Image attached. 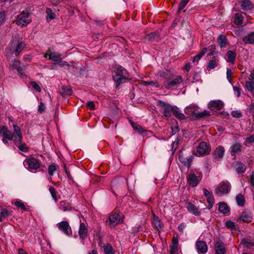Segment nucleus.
Segmentation results:
<instances>
[{"mask_svg": "<svg viewBox=\"0 0 254 254\" xmlns=\"http://www.w3.org/2000/svg\"><path fill=\"white\" fill-rule=\"evenodd\" d=\"M113 79L118 87L121 84L125 83L130 79L128 71L123 66H118L116 68Z\"/></svg>", "mask_w": 254, "mask_h": 254, "instance_id": "f257e3e1", "label": "nucleus"}, {"mask_svg": "<svg viewBox=\"0 0 254 254\" xmlns=\"http://www.w3.org/2000/svg\"><path fill=\"white\" fill-rule=\"evenodd\" d=\"M25 47V42L13 40L10 42L8 47L5 49V55L8 56L14 54L17 57Z\"/></svg>", "mask_w": 254, "mask_h": 254, "instance_id": "f03ea898", "label": "nucleus"}, {"mask_svg": "<svg viewBox=\"0 0 254 254\" xmlns=\"http://www.w3.org/2000/svg\"><path fill=\"white\" fill-rule=\"evenodd\" d=\"M185 113L187 115L192 116L198 119L210 115L209 111L204 110L201 112L198 111V108L195 105H190L185 109Z\"/></svg>", "mask_w": 254, "mask_h": 254, "instance_id": "7ed1b4c3", "label": "nucleus"}, {"mask_svg": "<svg viewBox=\"0 0 254 254\" xmlns=\"http://www.w3.org/2000/svg\"><path fill=\"white\" fill-rule=\"evenodd\" d=\"M14 131L16 136H15L13 141L15 143L18 142L19 145L17 146L18 149L23 152L28 151L29 147L25 143H22V136L20 128L16 125L13 126Z\"/></svg>", "mask_w": 254, "mask_h": 254, "instance_id": "20e7f679", "label": "nucleus"}, {"mask_svg": "<svg viewBox=\"0 0 254 254\" xmlns=\"http://www.w3.org/2000/svg\"><path fill=\"white\" fill-rule=\"evenodd\" d=\"M30 13L28 11H23L17 16L15 23L21 27L25 26L31 22L29 18Z\"/></svg>", "mask_w": 254, "mask_h": 254, "instance_id": "39448f33", "label": "nucleus"}, {"mask_svg": "<svg viewBox=\"0 0 254 254\" xmlns=\"http://www.w3.org/2000/svg\"><path fill=\"white\" fill-rule=\"evenodd\" d=\"M23 163L26 168L34 170L39 169L41 165L40 161L33 157L25 159Z\"/></svg>", "mask_w": 254, "mask_h": 254, "instance_id": "423d86ee", "label": "nucleus"}, {"mask_svg": "<svg viewBox=\"0 0 254 254\" xmlns=\"http://www.w3.org/2000/svg\"><path fill=\"white\" fill-rule=\"evenodd\" d=\"M122 221L121 216L118 213L110 214L106 220V224L110 227H114Z\"/></svg>", "mask_w": 254, "mask_h": 254, "instance_id": "0eeeda50", "label": "nucleus"}, {"mask_svg": "<svg viewBox=\"0 0 254 254\" xmlns=\"http://www.w3.org/2000/svg\"><path fill=\"white\" fill-rule=\"evenodd\" d=\"M231 185L228 182L220 183L216 189L215 192L219 196H222L229 192L231 190Z\"/></svg>", "mask_w": 254, "mask_h": 254, "instance_id": "6e6552de", "label": "nucleus"}, {"mask_svg": "<svg viewBox=\"0 0 254 254\" xmlns=\"http://www.w3.org/2000/svg\"><path fill=\"white\" fill-rule=\"evenodd\" d=\"M210 151V146L209 143L202 141L199 143L196 148V155H205Z\"/></svg>", "mask_w": 254, "mask_h": 254, "instance_id": "1a4fd4ad", "label": "nucleus"}, {"mask_svg": "<svg viewBox=\"0 0 254 254\" xmlns=\"http://www.w3.org/2000/svg\"><path fill=\"white\" fill-rule=\"evenodd\" d=\"M183 81L182 76H178L171 81L164 82V87L167 89H173L174 87H177Z\"/></svg>", "mask_w": 254, "mask_h": 254, "instance_id": "9d476101", "label": "nucleus"}, {"mask_svg": "<svg viewBox=\"0 0 254 254\" xmlns=\"http://www.w3.org/2000/svg\"><path fill=\"white\" fill-rule=\"evenodd\" d=\"M178 158L180 161L184 165L187 166L188 168H190L191 162L193 159V156L192 155L185 156V155L183 153V152L181 151L179 153Z\"/></svg>", "mask_w": 254, "mask_h": 254, "instance_id": "9b49d317", "label": "nucleus"}, {"mask_svg": "<svg viewBox=\"0 0 254 254\" xmlns=\"http://www.w3.org/2000/svg\"><path fill=\"white\" fill-rule=\"evenodd\" d=\"M225 149L222 146H218L213 152V157L215 161H217L221 159L224 154Z\"/></svg>", "mask_w": 254, "mask_h": 254, "instance_id": "f8f14e48", "label": "nucleus"}, {"mask_svg": "<svg viewBox=\"0 0 254 254\" xmlns=\"http://www.w3.org/2000/svg\"><path fill=\"white\" fill-rule=\"evenodd\" d=\"M160 106L163 108V115L166 118H169L171 117V113H173L174 107L172 106L170 104L165 102H160Z\"/></svg>", "mask_w": 254, "mask_h": 254, "instance_id": "ddd939ff", "label": "nucleus"}, {"mask_svg": "<svg viewBox=\"0 0 254 254\" xmlns=\"http://www.w3.org/2000/svg\"><path fill=\"white\" fill-rule=\"evenodd\" d=\"M208 107L211 110H220L223 107V103L220 100H212L209 102Z\"/></svg>", "mask_w": 254, "mask_h": 254, "instance_id": "4468645a", "label": "nucleus"}, {"mask_svg": "<svg viewBox=\"0 0 254 254\" xmlns=\"http://www.w3.org/2000/svg\"><path fill=\"white\" fill-rule=\"evenodd\" d=\"M0 132L3 138H6L9 140H13L15 136H16V134L14 135V133H12L11 131L8 130L7 128L4 127H2Z\"/></svg>", "mask_w": 254, "mask_h": 254, "instance_id": "2eb2a0df", "label": "nucleus"}, {"mask_svg": "<svg viewBox=\"0 0 254 254\" xmlns=\"http://www.w3.org/2000/svg\"><path fill=\"white\" fill-rule=\"evenodd\" d=\"M58 227L60 230L63 231L67 236H69V234H71V232H69L71 231L70 229H69V231L68 230L69 226L67 221H64L58 223Z\"/></svg>", "mask_w": 254, "mask_h": 254, "instance_id": "dca6fc26", "label": "nucleus"}, {"mask_svg": "<svg viewBox=\"0 0 254 254\" xmlns=\"http://www.w3.org/2000/svg\"><path fill=\"white\" fill-rule=\"evenodd\" d=\"M242 150V145L240 143L235 142L231 146L230 153L232 156H235L239 154Z\"/></svg>", "mask_w": 254, "mask_h": 254, "instance_id": "f3484780", "label": "nucleus"}, {"mask_svg": "<svg viewBox=\"0 0 254 254\" xmlns=\"http://www.w3.org/2000/svg\"><path fill=\"white\" fill-rule=\"evenodd\" d=\"M186 207L190 213H191L195 216H199L200 214L198 209L191 202H186Z\"/></svg>", "mask_w": 254, "mask_h": 254, "instance_id": "a211bd4d", "label": "nucleus"}, {"mask_svg": "<svg viewBox=\"0 0 254 254\" xmlns=\"http://www.w3.org/2000/svg\"><path fill=\"white\" fill-rule=\"evenodd\" d=\"M196 247L197 250V252L199 254H204L207 251V247L206 244L203 241H197L196 243Z\"/></svg>", "mask_w": 254, "mask_h": 254, "instance_id": "6ab92c4d", "label": "nucleus"}, {"mask_svg": "<svg viewBox=\"0 0 254 254\" xmlns=\"http://www.w3.org/2000/svg\"><path fill=\"white\" fill-rule=\"evenodd\" d=\"M215 250L217 254H224L226 249L222 242L218 241L215 244Z\"/></svg>", "mask_w": 254, "mask_h": 254, "instance_id": "aec40b11", "label": "nucleus"}, {"mask_svg": "<svg viewBox=\"0 0 254 254\" xmlns=\"http://www.w3.org/2000/svg\"><path fill=\"white\" fill-rule=\"evenodd\" d=\"M48 52H50V55H49V60L57 63L61 60H62L61 58L62 55L61 54L55 52H52L50 49H48Z\"/></svg>", "mask_w": 254, "mask_h": 254, "instance_id": "412c9836", "label": "nucleus"}, {"mask_svg": "<svg viewBox=\"0 0 254 254\" xmlns=\"http://www.w3.org/2000/svg\"><path fill=\"white\" fill-rule=\"evenodd\" d=\"M241 9L245 11H249L252 9L253 4L250 0H243L241 1Z\"/></svg>", "mask_w": 254, "mask_h": 254, "instance_id": "4be33fe9", "label": "nucleus"}, {"mask_svg": "<svg viewBox=\"0 0 254 254\" xmlns=\"http://www.w3.org/2000/svg\"><path fill=\"white\" fill-rule=\"evenodd\" d=\"M88 236L87 224L80 223V239H83Z\"/></svg>", "mask_w": 254, "mask_h": 254, "instance_id": "5701e85b", "label": "nucleus"}, {"mask_svg": "<svg viewBox=\"0 0 254 254\" xmlns=\"http://www.w3.org/2000/svg\"><path fill=\"white\" fill-rule=\"evenodd\" d=\"M203 191L205 196H206L207 198V201L209 203V206L210 207H212L214 202V197L212 195V193L209 192L206 189H204L203 190Z\"/></svg>", "mask_w": 254, "mask_h": 254, "instance_id": "b1692460", "label": "nucleus"}, {"mask_svg": "<svg viewBox=\"0 0 254 254\" xmlns=\"http://www.w3.org/2000/svg\"><path fill=\"white\" fill-rule=\"evenodd\" d=\"M246 44H254V32H250L243 39Z\"/></svg>", "mask_w": 254, "mask_h": 254, "instance_id": "393cba45", "label": "nucleus"}, {"mask_svg": "<svg viewBox=\"0 0 254 254\" xmlns=\"http://www.w3.org/2000/svg\"><path fill=\"white\" fill-rule=\"evenodd\" d=\"M146 40L150 41H158L159 40V34L158 32H154L146 35L145 37Z\"/></svg>", "mask_w": 254, "mask_h": 254, "instance_id": "a878e982", "label": "nucleus"}, {"mask_svg": "<svg viewBox=\"0 0 254 254\" xmlns=\"http://www.w3.org/2000/svg\"><path fill=\"white\" fill-rule=\"evenodd\" d=\"M189 184L192 186L195 187L198 184V180L197 177L193 174H190L188 178Z\"/></svg>", "mask_w": 254, "mask_h": 254, "instance_id": "bb28decb", "label": "nucleus"}, {"mask_svg": "<svg viewBox=\"0 0 254 254\" xmlns=\"http://www.w3.org/2000/svg\"><path fill=\"white\" fill-rule=\"evenodd\" d=\"M59 208L60 209L64 211H69L71 210V206H70V204L64 200H62L60 202Z\"/></svg>", "mask_w": 254, "mask_h": 254, "instance_id": "cd10ccee", "label": "nucleus"}, {"mask_svg": "<svg viewBox=\"0 0 254 254\" xmlns=\"http://www.w3.org/2000/svg\"><path fill=\"white\" fill-rule=\"evenodd\" d=\"M60 92L63 97H65L71 95L72 90L70 88L64 86L61 88Z\"/></svg>", "mask_w": 254, "mask_h": 254, "instance_id": "c85d7f7f", "label": "nucleus"}, {"mask_svg": "<svg viewBox=\"0 0 254 254\" xmlns=\"http://www.w3.org/2000/svg\"><path fill=\"white\" fill-rule=\"evenodd\" d=\"M227 60L229 63L233 64L235 62L236 54L235 51L229 50L227 52Z\"/></svg>", "mask_w": 254, "mask_h": 254, "instance_id": "c756f323", "label": "nucleus"}, {"mask_svg": "<svg viewBox=\"0 0 254 254\" xmlns=\"http://www.w3.org/2000/svg\"><path fill=\"white\" fill-rule=\"evenodd\" d=\"M173 115L179 120H184L186 119V116L182 113L179 108L176 106L174 107L173 111Z\"/></svg>", "mask_w": 254, "mask_h": 254, "instance_id": "7c9ffc66", "label": "nucleus"}, {"mask_svg": "<svg viewBox=\"0 0 254 254\" xmlns=\"http://www.w3.org/2000/svg\"><path fill=\"white\" fill-rule=\"evenodd\" d=\"M241 219L244 222H251L252 221L253 217L250 213L243 212L241 216Z\"/></svg>", "mask_w": 254, "mask_h": 254, "instance_id": "2f4dec72", "label": "nucleus"}, {"mask_svg": "<svg viewBox=\"0 0 254 254\" xmlns=\"http://www.w3.org/2000/svg\"><path fill=\"white\" fill-rule=\"evenodd\" d=\"M234 167L237 172L238 173H243L246 170L245 165L239 162H236L234 165Z\"/></svg>", "mask_w": 254, "mask_h": 254, "instance_id": "473e14b6", "label": "nucleus"}, {"mask_svg": "<svg viewBox=\"0 0 254 254\" xmlns=\"http://www.w3.org/2000/svg\"><path fill=\"white\" fill-rule=\"evenodd\" d=\"M219 210L223 214H227L229 212V209L227 205L224 202H221L219 204Z\"/></svg>", "mask_w": 254, "mask_h": 254, "instance_id": "72a5a7b5", "label": "nucleus"}, {"mask_svg": "<svg viewBox=\"0 0 254 254\" xmlns=\"http://www.w3.org/2000/svg\"><path fill=\"white\" fill-rule=\"evenodd\" d=\"M206 51H207L206 48H203L202 51H201V52H200L199 54H198L197 55H196L193 58V59L192 60V62L193 63L198 62L200 60V59L206 53Z\"/></svg>", "mask_w": 254, "mask_h": 254, "instance_id": "f704fd0d", "label": "nucleus"}, {"mask_svg": "<svg viewBox=\"0 0 254 254\" xmlns=\"http://www.w3.org/2000/svg\"><path fill=\"white\" fill-rule=\"evenodd\" d=\"M245 86L248 91H249L254 96V82L246 81Z\"/></svg>", "mask_w": 254, "mask_h": 254, "instance_id": "c9c22d12", "label": "nucleus"}, {"mask_svg": "<svg viewBox=\"0 0 254 254\" xmlns=\"http://www.w3.org/2000/svg\"><path fill=\"white\" fill-rule=\"evenodd\" d=\"M236 200L239 206H243L245 205V199L242 194H238L236 197Z\"/></svg>", "mask_w": 254, "mask_h": 254, "instance_id": "e433bc0d", "label": "nucleus"}, {"mask_svg": "<svg viewBox=\"0 0 254 254\" xmlns=\"http://www.w3.org/2000/svg\"><path fill=\"white\" fill-rule=\"evenodd\" d=\"M105 254H115V251L110 244H107L104 248Z\"/></svg>", "mask_w": 254, "mask_h": 254, "instance_id": "4c0bfd02", "label": "nucleus"}, {"mask_svg": "<svg viewBox=\"0 0 254 254\" xmlns=\"http://www.w3.org/2000/svg\"><path fill=\"white\" fill-rule=\"evenodd\" d=\"M218 42L221 47H223L226 45L227 38L224 35H220L218 38Z\"/></svg>", "mask_w": 254, "mask_h": 254, "instance_id": "58836bf2", "label": "nucleus"}, {"mask_svg": "<svg viewBox=\"0 0 254 254\" xmlns=\"http://www.w3.org/2000/svg\"><path fill=\"white\" fill-rule=\"evenodd\" d=\"M243 17L240 13H236L235 14L234 23L237 25H240L243 23Z\"/></svg>", "mask_w": 254, "mask_h": 254, "instance_id": "ea45409f", "label": "nucleus"}, {"mask_svg": "<svg viewBox=\"0 0 254 254\" xmlns=\"http://www.w3.org/2000/svg\"><path fill=\"white\" fill-rule=\"evenodd\" d=\"M49 190L55 202H57L58 198L57 196L58 193L56 190L53 187L50 186Z\"/></svg>", "mask_w": 254, "mask_h": 254, "instance_id": "a19ab883", "label": "nucleus"}, {"mask_svg": "<svg viewBox=\"0 0 254 254\" xmlns=\"http://www.w3.org/2000/svg\"><path fill=\"white\" fill-rule=\"evenodd\" d=\"M58 167V166L55 163L52 164L48 166V171L51 176L54 175V172L57 170Z\"/></svg>", "mask_w": 254, "mask_h": 254, "instance_id": "79ce46f5", "label": "nucleus"}, {"mask_svg": "<svg viewBox=\"0 0 254 254\" xmlns=\"http://www.w3.org/2000/svg\"><path fill=\"white\" fill-rule=\"evenodd\" d=\"M46 12L47 14V21H50L55 18V14L52 12V10L50 8H47L46 9Z\"/></svg>", "mask_w": 254, "mask_h": 254, "instance_id": "37998d69", "label": "nucleus"}, {"mask_svg": "<svg viewBox=\"0 0 254 254\" xmlns=\"http://www.w3.org/2000/svg\"><path fill=\"white\" fill-rule=\"evenodd\" d=\"M131 125L133 128L137 130L138 132L143 133L145 130L139 125L134 122H131Z\"/></svg>", "mask_w": 254, "mask_h": 254, "instance_id": "c03bdc74", "label": "nucleus"}, {"mask_svg": "<svg viewBox=\"0 0 254 254\" xmlns=\"http://www.w3.org/2000/svg\"><path fill=\"white\" fill-rule=\"evenodd\" d=\"M14 204L16 207H17L18 208H20L22 210H27L25 204L20 201L17 200L15 201Z\"/></svg>", "mask_w": 254, "mask_h": 254, "instance_id": "a18cd8bd", "label": "nucleus"}, {"mask_svg": "<svg viewBox=\"0 0 254 254\" xmlns=\"http://www.w3.org/2000/svg\"><path fill=\"white\" fill-rule=\"evenodd\" d=\"M217 66V63L215 60H212L209 61L207 65V69L211 70L215 68Z\"/></svg>", "mask_w": 254, "mask_h": 254, "instance_id": "49530a36", "label": "nucleus"}, {"mask_svg": "<svg viewBox=\"0 0 254 254\" xmlns=\"http://www.w3.org/2000/svg\"><path fill=\"white\" fill-rule=\"evenodd\" d=\"M30 85L37 92H40L41 91V87L35 81H31Z\"/></svg>", "mask_w": 254, "mask_h": 254, "instance_id": "de8ad7c7", "label": "nucleus"}, {"mask_svg": "<svg viewBox=\"0 0 254 254\" xmlns=\"http://www.w3.org/2000/svg\"><path fill=\"white\" fill-rule=\"evenodd\" d=\"M21 66V63L19 61L14 60L12 65V69L16 70Z\"/></svg>", "mask_w": 254, "mask_h": 254, "instance_id": "09e8293b", "label": "nucleus"}, {"mask_svg": "<svg viewBox=\"0 0 254 254\" xmlns=\"http://www.w3.org/2000/svg\"><path fill=\"white\" fill-rule=\"evenodd\" d=\"M181 142L180 138H177L172 144V148L175 150L178 146V144Z\"/></svg>", "mask_w": 254, "mask_h": 254, "instance_id": "8fccbe9b", "label": "nucleus"}, {"mask_svg": "<svg viewBox=\"0 0 254 254\" xmlns=\"http://www.w3.org/2000/svg\"><path fill=\"white\" fill-rule=\"evenodd\" d=\"M189 0H181L179 6V9L181 10L183 9L188 3Z\"/></svg>", "mask_w": 254, "mask_h": 254, "instance_id": "3c124183", "label": "nucleus"}, {"mask_svg": "<svg viewBox=\"0 0 254 254\" xmlns=\"http://www.w3.org/2000/svg\"><path fill=\"white\" fill-rule=\"evenodd\" d=\"M0 214L2 217V218H5L10 214L8 210L4 208H2L1 209Z\"/></svg>", "mask_w": 254, "mask_h": 254, "instance_id": "603ef678", "label": "nucleus"}, {"mask_svg": "<svg viewBox=\"0 0 254 254\" xmlns=\"http://www.w3.org/2000/svg\"><path fill=\"white\" fill-rule=\"evenodd\" d=\"M18 74L22 78H23L24 76H25V74L24 72V69L22 67L20 66L18 68L16 69Z\"/></svg>", "mask_w": 254, "mask_h": 254, "instance_id": "864d4df0", "label": "nucleus"}, {"mask_svg": "<svg viewBox=\"0 0 254 254\" xmlns=\"http://www.w3.org/2000/svg\"><path fill=\"white\" fill-rule=\"evenodd\" d=\"M233 90L234 92L236 93V95L238 97H240L241 94V89L237 86H233Z\"/></svg>", "mask_w": 254, "mask_h": 254, "instance_id": "5fc2aeb1", "label": "nucleus"}, {"mask_svg": "<svg viewBox=\"0 0 254 254\" xmlns=\"http://www.w3.org/2000/svg\"><path fill=\"white\" fill-rule=\"evenodd\" d=\"M86 106L90 110H94L95 108V104L93 101H88L86 103Z\"/></svg>", "mask_w": 254, "mask_h": 254, "instance_id": "6e6d98bb", "label": "nucleus"}, {"mask_svg": "<svg viewBox=\"0 0 254 254\" xmlns=\"http://www.w3.org/2000/svg\"><path fill=\"white\" fill-rule=\"evenodd\" d=\"M45 106L44 104L41 102L38 106V111L39 113H42L45 111Z\"/></svg>", "mask_w": 254, "mask_h": 254, "instance_id": "4d7b16f0", "label": "nucleus"}, {"mask_svg": "<svg viewBox=\"0 0 254 254\" xmlns=\"http://www.w3.org/2000/svg\"><path fill=\"white\" fill-rule=\"evenodd\" d=\"M246 145L247 144V143H254V134H253L249 136V137L246 138Z\"/></svg>", "mask_w": 254, "mask_h": 254, "instance_id": "13d9d810", "label": "nucleus"}, {"mask_svg": "<svg viewBox=\"0 0 254 254\" xmlns=\"http://www.w3.org/2000/svg\"><path fill=\"white\" fill-rule=\"evenodd\" d=\"M154 224L157 228H161L162 225L161 222L158 220V218L157 217L154 219Z\"/></svg>", "mask_w": 254, "mask_h": 254, "instance_id": "bf43d9fd", "label": "nucleus"}, {"mask_svg": "<svg viewBox=\"0 0 254 254\" xmlns=\"http://www.w3.org/2000/svg\"><path fill=\"white\" fill-rule=\"evenodd\" d=\"M227 78L228 79V80L230 82H231V81H232V79H231V75H232V72H231V70L229 68H227Z\"/></svg>", "mask_w": 254, "mask_h": 254, "instance_id": "052dcab7", "label": "nucleus"}, {"mask_svg": "<svg viewBox=\"0 0 254 254\" xmlns=\"http://www.w3.org/2000/svg\"><path fill=\"white\" fill-rule=\"evenodd\" d=\"M231 114L235 118H240L242 116L241 113L237 111H232Z\"/></svg>", "mask_w": 254, "mask_h": 254, "instance_id": "680f3d73", "label": "nucleus"}, {"mask_svg": "<svg viewBox=\"0 0 254 254\" xmlns=\"http://www.w3.org/2000/svg\"><path fill=\"white\" fill-rule=\"evenodd\" d=\"M226 225L228 228H232L235 226V223L231 221H227L226 222Z\"/></svg>", "mask_w": 254, "mask_h": 254, "instance_id": "e2e57ef3", "label": "nucleus"}, {"mask_svg": "<svg viewBox=\"0 0 254 254\" xmlns=\"http://www.w3.org/2000/svg\"><path fill=\"white\" fill-rule=\"evenodd\" d=\"M178 251V247L172 246L171 247V249L170 250V254H176Z\"/></svg>", "mask_w": 254, "mask_h": 254, "instance_id": "0e129e2a", "label": "nucleus"}, {"mask_svg": "<svg viewBox=\"0 0 254 254\" xmlns=\"http://www.w3.org/2000/svg\"><path fill=\"white\" fill-rule=\"evenodd\" d=\"M250 183L254 188V172H253L250 176Z\"/></svg>", "mask_w": 254, "mask_h": 254, "instance_id": "69168bd1", "label": "nucleus"}, {"mask_svg": "<svg viewBox=\"0 0 254 254\" xmlns=\"http://www.w3.org/2000/svg\"><path fill=\"white\" fill-rule=\"evenodd\" d=\"M146 83L148 85H152L156 87H159V84L156 81H150V82H146Z\"/></svg>", "mask_w": 254, "mask_h": 254, "instance_id": "338daca9", "label": "nucleus"}, {"mask_svg": "<svg viewBox=\"0 0 254 254\" xmlns=\"http://www.w3.org/2000/svg\"><path fill=\"white\" fill-rule=\"evenodd\" d=\"M185 227V224L184 223H181L178 227V230L181 232H183Z\"/></svg>", "mask_w": 254, "mask_h": 254, "instance_id": "774afa93", "label": "nucleus"}]
</instances>
